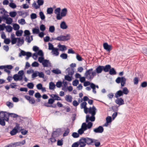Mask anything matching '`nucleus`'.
Masks as SVG:
<instances>
[{"label":"nucleus","instance_id":"nucleus-38","mask_svg":"<svg viewBox=\"0 0 147 147\" xmlns=\"http://www.w3.org/2000/svg\"><path fill=\"white\" fill-rule=\"evenodd\" d=\"M27 86L28 88L31 89L33 88L34 87V84L32 82L28 83L27 84Z\"/></svg>","mask_w":147,"mask_h":147},{"label":"nucleus","instance_id":"nucleus-11","mask_svg":"<svg viewBox=\"0 0 147 147\" xmlns=\"http://www.w3.org/2000/svg\"><path fill=\"white\" fill-rule=\"evenodd\" d=\"M94 131L96 133H102L104 131L103 127L101 126L98 127L94 129Z\"/></svg>","mask_w":147,"mask_h":147},{"label":"nucleus","instance_id":"nucleus-20","mask_svg":"<svg viewBox=\"0 0 147 147\" xmlns=\"http://www.w3.org/2000/svg\"><path fill=\"white\" fill-rule=\"evenodd\" d=\"M42 64L43 65V66L44 67H48V64H50L51 63L49 62V60L45 59Z\"/></svg>","mask_w":147,"mask_h":147},{"label":"nucleus","instance_id":"nucleus-48","mask_svg":"<svg viewBox=\"0 0 147 147\" xmlns=\"http://www.w3.org/2000/svg\"><path fill=\"white\" fill-rule=\"evenodd\" d=\"M86 105L87 103L86 102H84L80 104L81 108L83 109L86 107Z\"/></svg>","mask_w":147,"mask_h":147},{"label":"nucleus","instance_id":"nucleus-56","mask_svg":"<svg viewBox=\"0 0 147 147\" xmlns=\"http://www.w3.org/2000/svg\"><path fill=\"white\" fill-rule=\"evenodd\" d=\"M5 27V24H3L1 25L0 24V31L4 30Z\"/></svg>","mask_w":147,"mask_h":147},{"label":"nucleus","instance_id":"nucleus-47","mask_svg":"<svg viewBox=\"0 0 147 147\" xmlns=\"http://www.w3.org/2000/svg\"><path fill=\"white\" fill-rule=\"evenodd\" d=\"M6 105L9 108H11L13 107V104L12 103L9 102H7Z\"/></svg>","mask_w":147,"mask_h":147},{"label":"nucleus","instance_id":"nucleus-60","mask_svg":"<svg viewBox=\"0 0 147 147\" xmlns=\"http://www.w3.org/2000/svg\"><path fill=\"white\" fill-rule=\"evenodd\" d=\"M37 2L38 5L40 6L43 5L44 3L43 0H37Z\"/></svg>","mask_w":147,"mask_h":147},{"label":"nucleus","instance_id":"nucleus-16","mask_svg":"<svg viewBox=\"0 0 147 147\" xmlns=\"http://www.w3.org/2000/svg\"><path fill=\"white\" fill-rule=\"evenodd\" d=\"M18 128L17 127H15L14 128L10 131V134L11 136H14L17 133H18Z\"/></svg>","mask_w":147,"mask_h":147},{"label":"nucleus","instance_id":"nucleus-2","mask_svg":"<svg viewBox=\"0 0 147 147\" xmlns=\"http://www.w3.org/2000/svg\"><path fill=\"white\" fill-rule=\"evenodd\" d=\"M93 69L91 68L86 71L84 74L86 79L88 80H91L93 78L94 76H96L95 71H93Z\"/></svg>","mask_w":147,"mask_h":147},{"label":"nucleus","instance_id":"nucleus-21","mask_svg":"<svg viewBox=\"0 0 147 147\" xmlns=\"http://www.w3.org/2000/svg\"><path fill=\"white\" fill-rule=\"evenodd\" d=\"M60 26V28L63 29H65L67 28V26L64 21L62 22L61 23Z\"/></svg>","mask_w":147,"mask_h":147},{"label":"nucleus","instance_id":"nucleus-5","mask_svg":"<svg viewBox=\"0 0 147 147\" xmlns=\"http://www.w3.org/2000/svg\"><path fill=\"white\" fill-rule=\"evenodd\" d=\"M70 66L71 67L68 68L66 71L68 73V75L72 76L74 74V63L71 64Z\"/></svg>","mask_w":147,"mask_h":147},{"label":"nucleus","instance_id":"nucleus-42","mask_svg":"<svg viewBox=\"0 0 147 147\" xmlns=\"http://www.w3.org/2000/svg\"><path fill=\"white\" fill-rule=\"evenodd\" d=\"M13 28L14 30H17L19 29L20 28L19 25L17 24H14L13 25Z\"/></svg>","mask_w":147,"mask_h":147},{"label":"nucleus","instance_id":"nucleus-44","mask_svg":"<svg viewBox=\"0 0 147 147\" xmlns=\"http://www.w3.org/2000/svg\"><path fill=\"white\" fill-rule=\"evenodd\" d=\"M6 112L1 111L0 112V118L3 119Z\"/></svg>","mask_w":147,"mask_h":147},{"label":"nucleus","instance_id":"nucleus-25","mask_svg":"<svg viewBox=\"0 0 147 147\" xmlns=\"http://www.w3.org/2000/svg\"><path fill=\"white\" fill-rule=\"evenodd\" d=\"M65 99L66 101L68 102H71L72 101V97L71 96L67 95H66L65 97Z\"/></svg>","mask_w":147,"mask_h":147},{"label":"nucleus","instance_id":"nucleus-8","mask_svg":"<svg viewBox=\"0 0 147 147\" xmlns=\"http://www.w3.org/2000/svg\"><path fill=\"white\" fill-rule=\"evenodd\" d=\"M9 15L5 16H3V20L6 21V23L7 24H11L13 22V19L12 18L10 17H8Z\"/></svg>","mask_w":147,"mask_h":147},{"label":"nucleus","instance_id":"nucleus-55","mask_svg":"<svg viewBox=\"0 0 147 147\" xmlns=\"http://www.w3.org/2000/svg\"><path fill=\"white\" fill-rule=\"evenodd\" d=\"M19 23L23 25L25 23V20L24 19L22 18L18 21Z\"/></svg>","mask_w":147,"mask_h":147},{"label":"nucleus","instance_id":"nucleus-18","mask_svg":"<svg viewBox=\"0 0 147 147\" xmlns=\"http://www.w3.org/2000/svg\"><path fill=\"white\" fill-rule=\"evenodd\" d=\"M123 95V93L122 91L121 90H119L117 91L115 94V97L116 98H119V97L122 96Z\"/></svg>","mask_w":147,"mask_h":147},{"label":"nucleus","instance_id":"nucleus-58","mask_svg":"<svg viewBox=\"0 0 147 147\" xmlns=\"http://www.w3.org/2000/svg\"><path fill=\"white\" fill-rule=\"evenodd\" d=\"M69 132V130L67 128L66 129L65 131V132L64 133L63 136H67Z\"/></svg>","mask_w":147,"mask_h":147},{"label":"nucleus","instance_id":"nucleus-39","mask_svg":"<svg viewBox=\"0 0 147 147\" xmlns=\"http://www.w3.org/2000/svg\"><path fill=\"white\" fill-rule=\"evenodd\" d=\"M53 9L52 7H49L47 8V13L48 14H51L53 13Z\"/></svg>","mask_w":147,"mask_h":147},{"label":"nucleus","instance_id":"nucleus-30","mask_svg":"<svg viewBox=\"0 0 147 147\" xmlns=\"http://www.w3.org/2000/svg\"><path fill=\"white\" fill-rule=\"evenodd\" d=\"M52 72L53 73L56 74H58L61 73V71L58 69H53L52 70Z\"/></svg>","mask_w":147,"mask_h":147},{"label":"nucleus","instance_id":"nucleus-50","mask_svg":"<svg viewBox=\"0 0 147 147\" xmlns=\"http://www.w3.org/2000/svg\"><path fill=\"white\" fill-rule=\"evenodd\" d=\"M38 55L40 56V57L44 56V53L41 50H39L37 53Z\"/></svg>","mask_w":147,"mask_h":147},{"label":"nucleus","instance_id":"nucleus-61","mask_svg":"<svg viewBox=\"0 0 147 147\" xmlns=\"http://www.w3.org/2000/svg\"><path fill=\"white\" fill-rule=\"evenodd\" d=\"M69 75H67L65 76V80H67L69 81H71L72 79L71 77L69 76Z\"/></svg>","mask_w":147,"mask_h":147},{"label":"nucleus","instance_id":"nucleus-13","mask_svg":"<svg viewBox=\"0 0 147 147\" xmlns=\"http://www.w3.org/2000/svg\"><path fill=\"white\" fill-rule=\"evenodd\" d=\"M67 12V9L66 8H64L62 9L60 16L61 18H60V20L62 19V17L66 16Z\"/></svg>","mask_w":147,"mask_h":147},{"label":"nucleus","instance_id":"nucleus-57","mask_svg":"<svg viewBox=\"0 0 147 147\" xmlns=\"http://www.w3.org/2000/svg\"><path fill=\"white\" fill-rule=\"evenodd\" d=\"M37 72L38 74V76L40 78H44V74L42 72H39L37 71Z\"/></svg>","mask_w":147,"mask_h":147},{"label":"nucleus","instance_id":"nucleus-35","mask_svg":"<svg viewBox=\"0 0 147 147\" xmlns=\"http://www.w3.org/2000/svg\"><path fill=\"white\" fill-rule=\"evenodd\" d=\"M123 94H127L129 92V91L126 87H124L123 88L122 91Z\"/></svg>","mask_w":147,"mask_h":147},{"label":"nucleus","instance_id":"nucleus-49","mask_svg":"<svg viewBox=\"0 0 147 147\" xmlns=\"http://www.w3.org/2000/svg\"><path fill=\"white\" fill-rule=\"evenodd\" d=\"M17 38H11V43L12 45H14L17 42Z\"/></svg>","mask_w":147,"mask_h":147},{"label":"nucleus","instance_id":"nucleus-46","mask_svg":"<svg viewBox=\"0 0 147 147\" xmlns=\"http://www.w3.org/2000/svg\"><path fill=\"white\" fill-rule=\"evenodd\" d=\"M18 74L20 77V78H22V79L23 78V76L24 74V72L23 70H20V71L18 73Z\"/></svg>","mask_w":147,"mask_h":147},{"label":"nucleus","instance_id":"nucleus-26","mask_svg":"<svg viewBox=\"0 0 147 147\" xmlns=\"http://www.w3.org/2000/svg\"><path fill=\"white\" fill-rule=\"evenodd\" d=\"M55 87V85L52 82H51L49 84V89L51 90H54Z\"/></svg>","mask_w":147,"mask_h":147},{"label":"nucleus","instance_id":"nucleus-7","mask_svg":"<svg viewBox=\"0 0 147 147\" xmlns=\"http://www.w3.org/2000/svg\"><path fill=\"white\" fill-rule=\"evenodd\" d=\"M96 111L97 109L94 106H93L92 107H90L88 108V113L91 115L95 116Z\"/></svg>","mask_w":147,"mask_h":147},{"label":"nucleus","instance_id":"nucleus-59","mask_svg":"<svg viewBox=\"0 0 147 147\" xmlns=\"http://www.w3.org/2000/svg\"><path fill=\"white\" fill-rule=\"evenodd\" d=\"M45 60L44 56L39 57L38 58V61L40 63H42Z\"/></svg>","mask_w":147,"mask_h":147},{"label":"nucleus","instance_id":"nucleus-10","mask_svg":"<svg viewBox=\"0 0 147 147\" xmlns=\"http://www.w3.org/2000/svg\"><path fill=\"white\" fill-rule=\"evenodd\" d=\"M117 98L115 100V103L118 105L119 106L124 104V101L121 98Z\"/></svg>","mask_w":147,"mask_h":147},{"label":"nucleus","instance_id":"nucleus-31","mask_svg":"<svg viewBox=\"0 0 147 147\" xmlns=\"http://www.w3.org/2000/svg\"><path fill=\"white\" fill-rule=\"evenodd\" d=\"M76 55V58L79 61H82L83 60V59L81 57L80 55L79 54L75 53Z\"/></svg>","mask_w":147,"mask_h":147},{"label":"nucleus","instance_id":"nucleus-29","mask_svg":"<svg viewBox=\"0 0 147 147\" xmlns=\"http://www.w3.org/2000/svg\"><path fill=\"white\" fill-rule=\"evenodd\" d=\"M90 87L92 89V92L94 94L96 93V90L95 85L93 83H91L90 85Z\"/></svg>","mask_w":147,"mask_h":147},{"label":"nucleus","instance_id":"nucleus-64","mask_svg":"<svg viewBox=\"0 0 147 147\" xmlns=\"http://www.w3.org/2000/svg\"><path fill=\"white\" fill-rule=\"evenodd\" d=\"M37 16L36 13H32L30 15V17L31 19H35L37 18Z\"/></svg>","mask_w":147,"mask_h":147},{"label":"nucleus","instance_id":"nucleus-34","mask_svg":"<svg viewBox=\"0 0 147 147\" xmlns=\"http://www.w3.org/2000/svg\"><path fill=\"white\" fill-rule=\"evenodd\" d=\"M39 16L41 19L42 20H44L45 18V16L44 15V13L42 11H40L39 12Z\"/></svg>","mask_w":147,"mask_h":147},{"label":"nucleus","instance_id":"nucleus-3","mask_svg":"<svg viewBox=\"0 0 147 147\" xmlns=\"http://www.w3.org/2000/svg\"><path fill=\"white\" fill-rule=\"evenodd\" d=\"M126 80V78L124 77H118L116 79L115 81L118 84L121 83V86L122 88V87L124 86L125 84Z\"/></svg>","mask_w":147,"mask_h":147},{"label":"nucleus","instance_id":"nucleus-6","mask_svg":"<svg viewBox=\"0 0 147 147\" xmlns=\"http://www.w3.org/2000/svg\"><path fill=\"white\" fill-rule=\"evenodd\" d=\"M76 143L79 146V147H84L86 145V142L84 138H81L79 141Z\"/></svg>","mask_w":147,"mask_h":147},{"label":"nucleus","instance_id":"nucleus-40","mask_svg":"<svg viewBox=\"0 0 147 147\" xmlns=\"http://www.w3.org/2000/svg\"><path fill=\"white\" fill-rule=\"evenodd\" d=\"M81 128L83 129L84 130H86L87 128V125L86 123H84L82 124Z\"/></svg>","mask_w":147,"mask_h":147},{"label":"nucleus","instance_id":"nucleus-52","mask_svg":"<svg viewBox=\"0 0 147 147\" xmlns=\"http://www.w3.org/2000/svg\"><path fill=\"white\" fill-rule=\"evenodd\" d=\"M24 36H29L30 33L29 30H26L24 31Z\"/></svg>","mask_w":147,"mask_h":147},{"label":"nucleus","instance_id":"nucleus-43","mask_svg":"<svg viewBox=\"0 0 147 147\" xmlns=\"http://www.w3.org/2000/svg\"><path fill=\"white\" fill-rule=\"evenodd\" d=\"M5 121L4 119L0 118V124L2 126H5Z\"/></svg>","mask_w":147,"mask_h":147},{"label":"nucleus","instance_id":"nucleus-41","mask_svg":"<svg viewBox=\"0 0 147 147\" xmlns=\"http://www.w3.org/2000/svg\"><path fill=\"white\" fill-rule=\"evenodd\" d=\"M60 57L63 59H66L67 57V55L66 53H63L61 55Z\"/></svg>","mask_w":147,"mask_h":147},{"label":"nucleus","instance_id":"nucleus-1","mask_svg":"<svg viewBox=\"0 0 147 147\" xmlns=\"http://www.w3.org/2000/svg\"><path fill=\"white\" fill-rule=\"evenodd\" d=\"M111 68L110 65H107L105 66L99 65L96 69L95 72L96 75V73L100 74L101 73L102 71L105 72H107L109 71V69Z\"/></svg>","mask_w":147,"mask_h":147},{"label":"nucleus","instance_id":"nucleus-14","mask_svg":"<svg viewBox=\"0 0 147 147\" xmlns=\"http://www.w3.org/2000/svg\"><path fill=\"white\" fill-rule=\"evenodd\" d=\"M104 49L108 51H110L112 49V46L109 45L107 43H105L103 45Z\"/></svg>","mask_w":147,"mask_h":147},{"label":"nucleus","instance_id":"nucleus-63","mask_svg":"<svg viewBox=\"0 0 147 147\" xmlns=\"http://www.w3.org/2000/svg\"><path fill=\"white\" fill-rule=\"evenodd\" d=\"M55 101L54 98H50L48 100V103L49 104H52Z\"/></svg>","mask_w":147,"mask_h":147},{"label":"nucleus","instance_id":"nucleus-23","mask_svg":"<svg viewBox=\"0 0 147 147\" xmlns=\"http://www.w3.org/2000/svg\"><path fill=\"white\" fill-rule=\"evenodd\" d=\"M13 78L15 81H17L18 80L21 81L22 80L21 78L17 74H15L13 75Z\"/></svg>","mask_w":147,"mask_h":147},{"label":"nucleus","instance_id":"nucleus-15","mask_svg":"<svg viewBox=\"0 0 147 147\" xmlns=\"http://www.w3.org/2000/svg\"><path fill=\"white\" fill-rule=\"evenodd\" d=\"M86 143L88 145H91L92 143H93L94 139H92L88 138H85Z\"/></svg>","mask_w":147,"mask_h":147},{"label":"nucleus","instance_id":"nucleus-37","mask_svg":"<svg viewBox=\"0 0 147 147\" xmlns=\"http://www.w3.org/2000/svg\"><path fill=\"white\" fill-rule=\"evenodd\" d=\"M9 14L11 17L14 18L16 16L17 13L16 11H13L10 12Z\"/></svg>","mask_w":147,"mask_h":147},{"label":"nucleus","instance_id":"nucleus-4","mask_svg":"<svg viewBox=\"0 0 147 147\" xmlns=\"http://www.w3.org/2000/svg\"><path fill=\"white\" fill-rule=\"evenodd\" d=\"M70 34H67L65 36L60 35L58 36V40L65 41L70 39Z\"/></svg>","mask_w":147,"mask_h":147},{"label":"nucleus","instance_id":"nucleus-22","mask_svg":"<svg viewBox=\"0 0 147 147\" xmlns=\"http://www.w3.org/2000/svg\"><path fill=\"white\" fill-rule=\"evenodd\" d=\"M58 50V48H55L52 51L51 53L55 55V56H58L59 55Z\"/></svg>","mask_w":147,"mask_h":147},{"label":"nucleus","instance_id":"nucleus-53","mask_svg":"<svg viewBox=\"0 0 147 147\" xmlns=\"http://www.w3.org/2000/svg\"><path fill=\"white\" fill-rule=\"evenodd\" d=\"M63 140L62 139L59 140L57 142V145L59 146H61L63 145Z\"/></svg>","mask_w":147,"mask_h":147},{"label":"nucleus","instance_id":"nucleus-19","mask_svg":"<svg viewBox=\"0 0 147 147\" xmlns=\"http://www.w3.org/2000/svg\"><path fill=\"white\" fill-rule=\"evenodd\" d=\"M18 42L17 45L19 47L20 46L24 44V40L23 38L21 39L20 38H18Z\"/></svg>","mask_w":147,"mask_h":147},{"label":"nucleus","instance_id":"nucleus-17","mask_svg":"<svg viewBox=\"0 0 147 147\" xmlns=\"http://www.w3.org/2000/svg\"><path fill=\"white\" fill-rule=\"evenodd\" d=\"M57 47L59 48L60 51H64L67 50V47L65 45H62L60 44H59L57 45Z\"/></svg>","mask_w":147,"mask_h":147},{"label":"nucleus","instance_id":"nucleus-33","mask_svg":"<svg viewBox=\"0 0 147 147\" xmlns=\"http://www.w3.org/2000/svg\"><path fill=\"white\" fill-rule=\"evenodd\" d=\"M23 31L22 30H18L16 31V35L18 36H21L23 33Z\"/></svg>","mask_w":147,"mask_h":147},{"label":"nucleus","instance_id":"nucleus-24","mask_svg":"<svg viewBox=\"0 0 147 147\" xmlns=\"http://www.w3.org/2000/svg\"><path fill=\"white\" fill-rule=\"evenodd\" d=\"M109 74L111 75H115L117 73L116 71L115 70V69L112 68L109 69Z\"/></svg>","mask_w":147,"mask_h":147},{"label":"nucleus","instance_id":"nucleus-28","mask_svg":"<svg viewBox=\"0 0 147 147\" xmlns=\"http://www.w3.org/2000/svg\"><path fill=\"white\" fill-rule=\"evenodd\" d=\"M39 32V30L38 27L33 28L32 33L34 34H38Z\"/></svg>","mask_w":147,"mask_h":147},{"label":"nucleus","instance_id":"nucleus-45","mask_svg":"<svg viewBox=\"0 0 147 147\" xmlns=\"http://www.w3.org/2000/svg\"><path fill=\"white\" fill-rule=\"evenodd\" d=\"M55 30V28L54 26H51L49 27V31L51 32H53Z\"/></svg>","mask_w":147,"mask_h":147},{"label":"nucleus","instance_id":"nucleus-32","mask_svg":"<svg viewBox=\"0 0 147 147\" xmlns=\"http://www.w3.org/2000/svg\"><path fill=\"white\" fill-rule=\"evenodd\" d=\"M94 143V145L96 147H98L100 145V142L98 141V140L94 139L93 140V143Z\"/></svg>","mask_w":147,"mask_h":147},{"label":"nucleus","instance_id":"nucleus-27","mask_svg":"<svg viewBox=\"0 0 147 147\" xmlns=\"http://www.w3.org/2000/svg\"><path fill=\"white\" fill-rule=\"evenodd\" d=\"M5 117L4 119L6 121H9V117L10 116V113L6 112Z\"/></svg>","mask_w":147,"mask_h":147},{"label":"nucleus","instance_id":"nucleus-9","mask_svg":"<svg viewBox=\"0 0 147 147\" xmlns=\"http://www.w3.org/2000/svg\"><path fill=\"white\" fill-rule=\"evenodd\" d=\"M60 11L61 8L60 7L57 8L54 10V13L56 15H57L56 18L58 20H60V18H61L60 16Z\"/></svg>","mask_w":147,"mask_h":147},{"label":"nucleus","instance_id":"nucleus-54","mask_svg":"<svg viewBox=\"0 0 147 147\" xmlns=\"http://www.w3.org/2000/svg\"><path fill=\"white\" fill-rule=\"evenodd\" d=\"M26 52L24 51L21 50L20 53L19 54V56L21 57L22 55L25 56L26 55Z\"/></svg>","mask_w":147,"mask_h":147},{"label":"nucleus","instance_id":"nucleus-12","mask_svg":"<svg viewBox=\"0 0 147 147\" xmlns=\"http://www.w3.org/2000/svg\"><path fill=\"white\" fill-rule=\"evenodd\" d=\"M95 117L94 116L92 115L90 117L89 115H87L86 116V122H88L89 121H94L95 120Z\"/></svg>","mask_w":147,"mask_h":147},{"label":"nucleus","instance_id":"nucleus-51","mask_svg":"<svg viewBox=\"0 0 147 147\" xmlns=\"http://www.w3.org/2000/svg\"><path fill=\"white\" fill-rule=\"evenodd\" d=\"M49 48L48 49L49 50H51L52 51L53 49L55 48L53 47V45L52 44L49 42L48 43Z\"/></svg>","mask_w":147,"mask_h":147},{"label":"nucleus","instance_id":"nucleus-36","mask_svg":"<svg viewBox=\"0 0 147 147\" xmlns=\"http://www.w3.org/2000/svg\"><path fill=\"white\" fill-rule=\"evenodd\" d=\"M5 28H6V31L8 32H11L12 30V27L10 25L7 26Z\"/></svg>","mask_w":147,"mask_h":147},{"label":"nucleus","instance_id":"nucleus-62","mask_svg":"<svg viewBox=\"0 0 147 147\" xmlns=\"http://www.w3.org/2000/svg\"><path fill=\"white\" fill-rule=\"evenodd\" d=\"M9 6L11 8L14 9L16 7V5L14 3H11L9 4Z\"/></svg>","mask_w":147,"mask_h":147}]
</instances>
